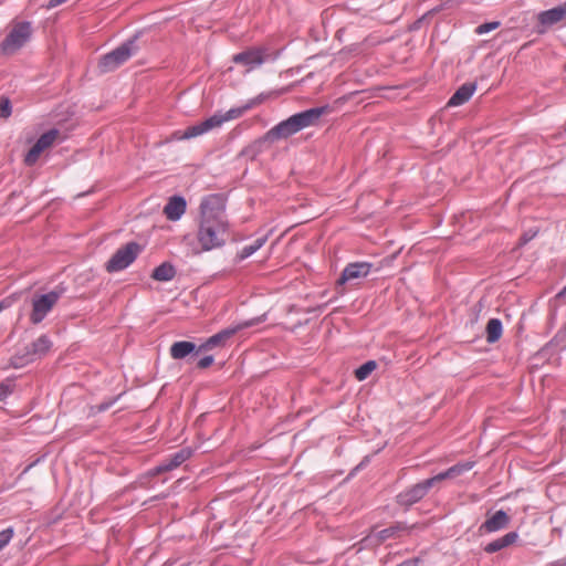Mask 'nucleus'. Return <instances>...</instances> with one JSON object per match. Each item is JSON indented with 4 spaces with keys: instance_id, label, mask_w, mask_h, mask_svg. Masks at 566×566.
Segmentation results:
<instances>
[{
    "instance_id": "5701e85b",
    "label": "nucleus",
    "mask_w": 566,
    "mask_h": 566,
    "mask_svg": "<svg viewBox=\"0 0 566 566\" xmlns=\"http://www.w3.org/2000/svg\"><path fill=\"white\" fill-rule=\"evenodd\" d=\"M176 275V269L171 263L164 262L153 271L151 277L155 281L168 282Z\"/></svg>"
},
{
    "instance_id": "dca6fc26",
    "label": "nucleus",
    "mask_w": 566,
    "mask_h": 566,
    "mask_svg": "<svg viewBox=\"0 0 566 566\" xmlns=\"http://www.w3.org/2000/svg\"><path fill=\"white\" fill-rule=\"evenodd\" d=\"M200 352L199 346L189 340L175 342L169 348L170 357L176 360L185 359L189 356H197Z\"/></svg>"
},
{
    "instance_id": "bb28decb",
    "label": "nucleus",
    "mask_w": 566,
    "mask_h": 566,
    "mask_svg": "<svg viewBox=\"0 0 566 566\" xmlns=\"http://www.w3.org/2000/svg\"><path fill=\"white\" fill-rule=\"evenodd\" d=\"M192 455V450L190 448H182L179 451L175 452L170 455L172 461L179 467L184 462H186Z\"/></svg>"
},
{
    "instance_id": "6e6552de",
    "label": "nucleus",
    "mask_w": 566,
    "mask_h": 566,
    "mask_svg": "<svg viewBox=\"0 0 566 566\" xmlns=\"http://www.w3.org/2000/svg\"><path fill=\"white\" fill-rule=\"evenodd\" d=\"M32 25L29 21H21L13 25L11 31L4 38L1 50L4 53H11L21 49L31 38Z\"/></svg>"
},
{
    "instance_id": "a19ab883",
    "label": "nucleus",
    "mask_w": 566,
    "mask_h": 566,
    "mask_svg": "<svg viewBox=\"0 0 566 566\" xmlns=\"http://www.w3.org/2000/svg\"><path fill=\"white\" fill-rule=\"evenodd\" d=\"M557 297L562 298V297H566V285L564 286V289L557 294Z\"/></svg>"
},
{
    "instance_id": "f3484780",
    "label": "nucleus",
    "mask_w": 566,
    "mask_h": 566,
    "mask_svg": "<svg viewBox=\"0 0 566 566\" xmlns=\"http://www.w3.org/2000/svg\"><path fill=\"white\" fill-rule=\"evenodd\" d=\"M187 208L186 199L181 196H172L164 207V213L170 221H178L185 214Z\"/></svg>"
},
{
    "instance_id": "c03bdc74",
    "label": "nucleus",
    "mask_w": 566,
    "mask_h": 566,
    "mask_svg": "<svg viewBox=\"0 0 566 566\" xmlns=\"http://www.w3.org/2000/svg\"><path fill=\"white\" fill-rule=\"evenodd\" d=\"M4 308L3 302H0V312Z\"/></svg>"
},
{
    "instance_id": "aec40b11",
    "label": "nucleus",
    "mask_w": 566,
    "mask_h": 566,
    "mask_svg": "<svg viewBox=\"0 0 566 566\" xmlns=\"http://www.w3.org/2000/svg\"><path fill=\"white\" fill-rule=\"evenodd\" d=\"M474 464L475 463L473 461L459 462V463L450 467L446 471L433 475V478L437 483L441 482L443 480H447V479H452L458 475H461L464 472L470 471L474 467Z\"/></svg>"
},
{
    "instance_id": "4468645a",
    "label": "nucleus",
    "mask_w": 566,
    "mask_h": 566,
    "mask_svg": "<svg viewBox=\"0 0 566 566\" xmlns=\"http://www.w3.org/2000/svg\"><path fill=\"white\" fill-rule=\"evenodd\" d=\"M560 21H566V1L557 7L538 13V22L544 29H547Z\"/></svg>"
},
{
    "instance_id": "79ce46f5",
    "label": "nucleus",
    "mask_w": 566,
    "mask_h": 566,
    "mask_svg": "<svg viewBox=\"0 0 566 566\" xmlns=\"http://www.w3.org/2000/svg\"><path fill=\"white\" fill-rule=\"evenodd\" d=\"M38 462H39V459L35 462H33V463L29 464L28 467H25V469L23 470V473H27Z\"/></svg>"
},
{
    "instance_id": "a211bd4d",
    "label": "nucleus",
    "mask_w": 566,
    "mask_h": 566,
    "mask_svg": "<svg viewBox=\"0 0 566 566\" xmlns=\"http://www.w3.org/2000/svg\"><path fill=\"white\" fill-rule=\"evenodd\" d=\"M476 90L475 83L462 84L448 101V106L455 107L465 104Z\"/></svg>"
},
{
    "instance_id": "58836bf2",
    "label": "nucleus",
    "mask_w": 566,
    "mask_h": 566,
    "mask_svg": "<svg viewBox=\"0 0 566 566\" xmlns=\"http://www.w3.org/2000/svg\"><path fill=\"white\" fill-rule=\"evenodd\" d=\"M171 139L172 140H186L188 139L187 137H184V132L181 130H177V132H174L172 135H171Z\"/></svg>"
},
{
    "instance_id": "ddd939ff",
    "label": "nucleus",
    "mask_w": 566,
    "mask_h": 566,
    "mask_svg": "<svg viewBox=\"0 0 566 566\" xmlns=\"http://www.w3.org/2000/svg\"><path fill=\"white\" fill-rule=\"evenodd\" d=\"M373 264L369 262H353L348 263L342 271L337 280V285L353 283L354 281L365 279L371 271Z\"/></svg>"
},
{
    "instance_id": "c756f323",
    "label": "nucleus",
    "mask_w": 566,
    "mask_h": 566,
    "mask_svg": "<svg viewBox=\"0 0 566 566\" xmlns=\"http://www.w3.org/2000/svg\"><path fill=\"white\" fill-rule=\"evenodd\" d=\"M500 24L501 23L499 21H491V22L482 23L479 27H476L475 33L479 35L489 33V32L497 29L500 27Z\"/></svg>"
},
{
    "instance_id": "a18cd8bd",
    "label": "nucleus",
    "mask_w": 566,
    "mask_h": 566,
    "mask_svg": "<svg viewBox=\"0 0 566 566\" xmlns=\"http://www.w3.org/2000/svg\"><path fill=\"white\" fill-rule=\"evenodd\" d=\"M565 331H566V324H565Z\"/></svg>"
},
{
    "instance_id": "0eeeda50",
    "label": "nucleus",
    "mask_w": 566,
    "mask_h": 566,
    "mask_svg": "<svg viewBox=\"0 0 566 566\" xmlns=\"http://www.w3.org/2000/svg\"><path fill=\"white\" fill-rule=\"evenodd\" d=\"M437 484L434 478L420 481L396 495V503L405 509L411 507L413 504L420 502L429 491Z\"/></svg>"
},
{
    "instance_id": "2eb2a0df",
    "label": "nucleus",
    "mask_w": 566,
    "mask_h": 566,
    "mask_svg": "<svg viewBox=\"0 0 566 566\" xmlns=\"http://www.w3.org/2000/svg\"><path fill=\"white\" fill-rule=\"evenodd\" d=\"M510 523V516L503 510L496 511L488 517L480 526L482 533H494L505 528Z\"/></svg>"
},
{
    "instance_id": "423d86ee",
    "label": "nucleus",
    "mask_w": 566,
    "mask_h": 566,
    "mask_svg": "<svg viewBox=\"0 0 566 566\" xmlns=\"http://www.w3.org/2000/svg\"><path fill=\"white\" fill-rule=\"evenodd\" d=\"M275 59L276 55L271 56L268 48L253 46L234 54L232 56V62L235 64L244 65L247 67V72H251L260 67L266 61H274Z\"/></svg>"
},
{
    "instance_id": "f704fd0d",
    "label": "nucleus",
    "mask_w": 566,
    "mask_h": 566,
    "mask_svg": "<svg viewBox=\"0 0 566 566\" xmlns=\"http://www.w3.org/2000/svg\"><path fill=\"white\" fill-rule=\"evenodd\" d=\"M266 240H268V235H263V237L258 238L256 240H254L251 243V245L254 247V249L258 251V250H260L264 245Z\"/></svg>"
},
{
    "instance_id": "39448f33",
    "label": "nucleus",
    "mask_w": 566,
    "mask_h": 566,
    "mask_svg": "<svg viewBox=\"0 0 566 566\" xmlns=\"http://www.w3.org/2000/svg\"><path fill=\"white\" fill-rule=\"evenodd\" d=\"M142 252V247L137 242H128L119 248L106 262L105 269L109 273H115L128 268Z\"/></svg>"
},
{
    "instance_id": "9d476101",
    "label": "nucleus",
    "mask_w": 566,
    "mask_h": 566,
    "mask_svg": "<svg viewBox=\"0 0 566 566\" xmlns=\"http://www.w3.org/2000/svg\"><path fill=\"white\" fill-rule=\"evenodd\" d=\"M261 322H263V317H254L251 319L243 321L234 326L224 328V329L218 332L217 334L210 336L206 342H203L199 346V350L203 352V350L212 349L217 346H221L239 331L255 326Z\"/></svg>"
},
{
    "instance_id": "9b49d317",
    "label": "nucleus",
    "mask_w": 566,
    "mask_h": 566,
    "mask_svg": "<svg viewBox=\"0 0 566 566\" xmlns=\"http://www.w3.org/2000/svg\"><path fill=\"white\" fill-rule=\"evenodd\" d=\"M417 526L418 524L409 525L406 522L398 521L386 528L373 531L369 538L376 544H382L388 539H398L409 535Z\"/></svg>"
},
{
    "instance_id": "393cba45",
    "label": "nucleus",
    "mask_w": 566,
    "mask_h": 566,
    "mask_svg": "<svg viewBox=\"0 0 566 566\" xmlns=\"http://www.w3.org/2000/svg\"><path fill=\"white\" fill-rule=\"evenodd\" d=\"M176 468H178V465L172 461V459L169 457L167 459H165L160 464L151 468L148 472H147V475L148 476H156V475H159L161 473H165V472H168V471H171V470H175Z\"/></svg>"
},
{
    "instance_id": "e433bc0d",
    "label": "nucleus",
    "mask_w": 566,
    "mask_h": 566,
    "mask_svg": "<svg viewBox=\"0 0 566 566\" xmlns=\"http://www.w3.org/2000/svg\"><path fill=\"white\" fill-rule=\"evenodd\" d=\"M418 563H419L418 558H411V559L403 560L402 563H400L397 566H418Z\"/></svg>"
},
{
    "instance_id": "cd10ccee",
    "label": "nucleus",
    "mask_w": 566,
    "mask_h": 566,
    "mask_svg": "<svg viewBox=\"0 0 566 566\" xmlns=\"http://www.w3.org/2000/svg\"><path fill=\"white\" fill-rule=\"evenodd\" d=\"M14 536V528L9 526L0 532V552L10 543Z\"/></svg>"
},
{
    "instance_id": "ea45409f",
    "label": "nucleus",
    "mask_w": 566,
    "mask_h": 566,
    "mask_svg": "<svg viewBox=\"0 0 566 566\" xmlns=\"http://www.w3.org/2000/svg\"><path fill=\"white\" fill-rule=\"evenodd\" d=\"M534 235H535V233H533V234H526V233H525V234L521 238V240H522V242H523V243H527L530 240H532V239H533V237H534Z\"/></svg>"
},
{
    "instance_id": "20e7f679",
    "label": "nucleus",
    "mask_w": 566,
    "mask_h": 566,
    "mask_svg": "<svg viewBox=\"0 0 566 566\" xmlns=\"http://www.w3.org/2000/svg\"><path fill=\"white\" fill-rule=\"evenodd\" d=\"M66 290L64 284H59L45 294L35 295L32 298L30 322L34 325L40 324L52 311L57 301L65 294Z\"/></svg>"
},
{
    "instance_id": "37998d69",
    "label": "nucleus",
    "mask_w": 566,
    "mask_h": 566,
    "mask_svg": "<svg viewBox=\"0 0 566 566\" xmlns=\"http://www.w3.org/2000/svg\"><path fill=\"white\" fill-rule=\"evenodd\" d=\"M554 566H566V559L563 562H557Z\"/></svg>"
},
{
    "instance_id": "7c9ffc66",
    "label": "nucleus",
    "mask_w": 566,
    "mask_h": 566,
    "mask_svg": "<svg viewBox=\"0 0 566 566\" xmlns=\"http://www.w3.org/2000/svg\"><path fill=\"white\" fill-rule=\"evenodd\" d=\"M256 250L251 244L244 245L235 255V261L241 262L252 254H254Z\"/></svg>"
},
{
    "instance_id": "2f4dec72",
    "label": "nucleus",
    "mask_w": 566,
    "mask_h": 566,
    "mask_svg": "<svg viewBox=\"0 0 566 566\" xmlns=\"http://www.w3.org/2000/svg\"><path fill=\"white\" fill-rule=\"evenodd\" d=\"M213 360H214V358L212 355L203 356L202 358H200L198 360L197 366L200 369H206L213 364Z\"/></svg>"
},
{
    "instance_id": "4c0bfd02",
    "label": "nucleus",
    "mask_w": 566,
    "mask_h": 566,
    "mask_svg": "<svg viewBox=\"0 0 566 566\" xmlns=\"http://www.w3.org/2000/svg\"><path fill=\"white\" fill-rule=\"evenodd\" d=\"M67 0H49L48 2V8L49 9H53V8H56L59 6H61L62 3L66 2Z\"/></svg>"
},
{
    "instance_id": "b1692460",
    "label": "nucleus",
    "mask_w": 566,
    "mask_h": 566,
    "mask_svg": "<svg viewBox=\"0 0 566 566\" xmlns=\"http://www.w3.org/2000/svg\"><path fill=\"white\" fill-rule=\"evenodd\" d=\"M486 340L489 344H493L497 342L503 333V325L501 319L499 318H491L486 324Z\"/></svg>"
},
{
    "instance_id": "a878e982",
    "label": "nucleus",
    "mask_w": 566,
    "mask_h": 566,
    "mask_svg": "<svg viewBox=\"0 0 566 566\" xmlns=\"http://www.w3.org/2000/svg\"><path fill=\"white\" fill-rule=\"evenodd\" d=\"M376 367L377 364L375 360H368L355 370V377L359 381H363L376 369Z\"/></svg>"
},
{
    "instance_id": "72a5a7b5",
    "label": "nucleus",
    "mask_w": 566,
    "mask_h": 566,
    "mask_svg": "<svg viewBox=\"0 0 566 566\" xmlns=\"http://www.w3.org/2000/svg\"><path fill=\"white\" fill-rule=\"evenodd\" d=\"M117 399H118V397L109 399L107 401H103L99 405H97L95 408L98 412H104V411L108 410L117 401Z\"/></svg>"
},
{
    "instance_id": "1a4fd4ad",
    "label": "nucleus",
    "mask_w": 566,
    "mask_h": 566,
    "mask_svg": "<svg viewBox=\"0 0 566 566\" xmlns=\"http://www.w3.org/2000/svg\"><path fill=\"white\" fill-rule=\"evenodd\" d=\"M52 347V340L48 335H41L30 346L25 347V353L21 356L17 355L11 358L14 368H21L33 361L36 357H43Z\"/></svg>"
},
{
    "instance_id": "7ed1b4c3",
    "label": "nucleus",
    "mask_w": 566,
    "mask_h": 566,
    "mask_svg": "<svg viewBox=\"0 0 566 566\" xmlns=\"http://www.w3.org/2000/svg\"><path fill=\"white\" fill-rule=\"evenodd\" d=\"M138 36L135 35L119 46L103 55L99 60L98 67L101 72L108 73L115 71L117 67L127 62L133 55H135L139 48L137 45Z\"/></svg>"
},
{
    "instance_id": "f03ea898",
    "label": "nucleus",
    "mask_w": 566,
    "mask_h": 566,
    "mask_svg": "<svg viewBox=\"0 0 566 566\" xmlns=\"http://www.w3.org/2000/svg\"><path fill=\"white\" fill-rule=\"evenodd\" d=\"M329 111V105H323L293 114L269 129L264 135V139L269 142L285 139L305 128L316 126L318 125L321 117Z\"/></svg>"
},
{
    "instance_id": "f257e3e1",
    "label": "nucleus",
    "mask_w": 566,
    "mask_h": 566,
    "mask_svg": "<svg viewBox=\"0 0 566 566\" xmlns=\"http://www.w3.org/2000/svg\"><path fill=\"white\" fill-rule=\"evenodd\" d=\"M199 208L197 239L202 250L211 251L223 247L228 231L224 197L220 193L208 195L201 199Z\"/></svg>"
},
{
    "instance_id": "4be33fe9",
    "label": "nucleus",
    "mask_w": 566,
    "mask_h": 566,
    "mask_svg": "<svg viewBox=\"0 0 566 566\" xmlns=\"http://www.w3.org/2000/svg\"><path fill=\"white\" fill-rule=\"evenodd\" d=\"M216 123L217 120H213L212 116L205 119L203 122L189 126L184 130V137H187L188 139L198 137L200 135H203L208 132H210L213 128H217Z\"/></svg>"
},
{
    "instance_id": "c85d7f7f",
    "label": "nucleus",
    "mask_w": 566,
    "mask_h": 566,
    "mask_svg": "<svg viewBox=\"0 0 566 566\" xmlns=\"http://www.w3.org/2000/svg\"><path fill=\"white\" fill-rule=\"evenodd\" d=\"M12 106L9 97L1 96L0 97V118H8L11 116Z\"/></svg>"
},
{
    "instance_id": "473e14b6",
    "label": "nucleus",
    "mask_w": 566,
    "mask_h": 566,
    "mask_svg": "<svg viewBox=\"0 0 566 566\" xmlns=\"http://www.w3.org/2000/svg\"><path fill=\"white\" fill-rule=\"evenodd\" d=\"M12 392V385L10 382L0 384V401L7 398Z\"/></svg>"
},
{
    "instance_id": "412c9836",
    "label": "nucleus",
    "mask_w": 566,
    "mask_h": 566,
    "mask_svg": "<svg viewBox=\"0 0 566 566\" xmlns=\"http://www.w3.org/2000/svg\"><path fill=\"white\" fill-rule=\"evenodd\" d=\"M518 538L517 532H510L485 545L484 551L489 554L500 552L501 549L512 545Z\"/></svg>"
},
{
    "instance_id": "c9c22d12",
    "label": "nucleus",
    "mask_w": 566,
    "mask_h": 566,
    "mask_svg": "<svg viewBox=\"0 0 566 566\" xmlns=\"http://www.w3.org/2000/svg\"><path fill=\"white\" fill-rule=\"evenodd\" d=\"M266 95L264 93H261L256 97L250 99L248 103H253V106L262 103L265 99Z\"/></svg>"
},
{
    "instance_id": "6ab92c4d",
    "label": "nucleus",
    "mask_w": 566,
    "mask_h": 566,
    "mask_svg": "<svg viewBox=\"0 0 566 566\" xmlns=\"http://www.w3.org/2000/svg\"><path fill=\"white\" fill-rule=\"evenodd\" d=\"M253 107V103H247L243 106L240 107H232L226 113H216L212 115L213 120H217L216 123L217 127H220L223 123L237 119L241 117L245 112L251 109Z\"/></svg>"
},
{
    "instance_id": "f8f14e48",
    "label": "nucleus",
    "mask_w": 566,
    "mask_h": 566,
    "mask_svg": "<svg viewBox=\"0 0 566 566\" xmlns=\"http://www.w3.org/2000/svg\"><path fill=\"white\" fill-rule=\"evenodd\" d=\"M59 136V130L56 128H52L44 134H42L35 144L29 149L24 157V163L27 166H33L42 151H44L46 148L52 146V144L55 142V139Z\"/></svg>"
}]
</instances>
